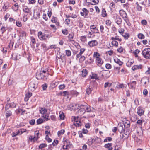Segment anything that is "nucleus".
Masks as SVG:
<instances>
[{"label":"nucleus","mask_w":150,"mask_h":150,"mask_svg":"<svg viewBox=\"0 0 150 150\" xmlns=\"http://www.w3.org/2000/svg\"><path fill=\"white\" fill-rule=\"evenodd\" d=\"M38 82L36 80H34L31 82L28 86L29 91H33L38 87Z\"/></svg>","instance_id":"f257e3e1"},{"label":"nucleus","mask_w":150,"mask_h":150,"mask_svg":"<svg viewBox=\"0 0 150 150\" xmlns=\"http://www.w3.org/2000/svg\"><path fill=\"white\" fill-rule=\"evenodd\" d=\"M142 54L146 59H150V48L145 49L142 51Z\"/></svg>","instance_id":"f03ea898"},{"label":"nucleus","mask_w":150,"mask_h":150,"mask_svg":"<svg viewBox=\"0 0 150 150\" xmlns=\"http://www.w3.org/2000/svg\"><path fill=\"white\" fill-rule=\"evenodd\" d=\"M124 123H120L118 124V130L121 132H124L125 129V127Z\"/></svg>","instance_id":"7ed1b4c3"},{"label":"nucleus","mask_w":150,"mask_h":150,"mask_svg":"<svg viewBox=\"0 0 150 150\" xmlns=\"http://www.w3.org/2000/svg\"><path fill=\"white\" fill-rule=\"evenodd\" d=\"M36 78L38 79H43L45 76L40 71V72H37L36 74Z\"/></svg>","instance_id":"20e7f679"},{"label":"nucleus","mask_w":150,"mask_h":150,"mask_svg":"<svg viewBox=\"0 0 150 150\" xmlns=\"http://www.w3.org/2000/svg\"><path fill=\"white\" fill-rule=\"evenodd\" d=\"M119 14L124 20L125 19H126L128 18L127 15L126 13L123 10H120Z\"/></svg>","instance_id":"39448f33"},{"label":"nucleus","mask_w":150,"mask_h":150,"mask_svg":"<svg viewBox=\"0 0 150 150\" xmlns=\"http://www.w3.org/2000/svg\"><path fill=\"white\" fill-rule=\"evenodd\" d=\"M40 71L44 75L45 77L47 76L49 74L48 70L47 68L45 69L44 68H42L41 69Z\"/></svg>","instance_id":"423d86ee"},{"label":"nucleus","mask_w":150,"mask_h":150,"mask_svg":"<svg viewBox=\"0 0 150 150\" xmlns=\"http://www.w3.org/2000/svg\"><path fill=\"white\" fill-rule=\"evenodd\" d=\"M88 44L90 47H93L97 45L98 42L96 40H93L89 42Z\"/></svg>","instance_id":"0eeeda50"},{"label":"nucleus","mask_w":150,"mask_h":150,"mask_svg":"<svg viewBox=\"0 0 150 150\" xmlns=\"http://www.w3.org/2000/svg\"><path fill=\"white\" fill-rule=\"evenodd\" d=\"M144 111L141 107H139L138 108V111L137 113L138 115L140 116H141L144 115Z\"/></svg>","instance_id":"6e6552de"},{"label":"nucleus","mask_w":150,"mask_h":150,"mask_svg":"<svg viewBox=\"0 0 150 150\" xmlns=\"http://www.w3.org/2000/svg\"><path fill=\"white\" fill-rule=\"evenodd\" d=\"M142 65H135L133 66L132 67V69L134 71L139 69L142 68Z\"/></svg>","instance_id":"1a4fd4ad"},{"label":"nucleus","mask_w":150,"mask_h":150,"mask_svg":"<svg viewBox=\"0 0 150 150\" xmlns=\"http://www.w3.org/2000/svg\"><path fill=\"white\" fill-rule=\"evenodd\" d=\"M96 62L98 65L100 66L103 64V61H102V59L100 58L99 57L97 58L96 59Z\"/></svg>","instance_id":"9d476101"},{"label":"nucleus","mask_w":150,"mask_h":150,"mask_svg":"<svg viewBox=\"0 0 150 150\" xmlns=\"http://www.w3.org/2000/svg\"><path fill=\"white\" fill-rule=\"evenodd\" d=\"M112 144L111 143H108L105 145L104 147L105 148H107L109 150H112Z\"/></svg>","instance_id":"9b49d317"},{"label":"nucleus","mask_w":150,"mask_h":150,"mask_svg":"<svg viewBox=\"0 0 150 150\" xmlns=\"http://www.w3.org/2000/svg\"><path fill=\"white\" fill-rule=\"evenodd\" d=\"M85 50V49L81 48L80 50V52L76 55L77 58H79L81 56L82 54L84 52Z\"/></svg>","instance_id":"f8f14e48"},{"label":"nucleus","mask_w":150,"mask_h":150,"mask_svg":"<svg viewBox=\"0 0 150 150\" xmlns=\"http://www.w3.org/2000/svg\"><path fill=\"white\" fill-rule=\"evenodd\" d=\"M114 61L116 63L118 64L119 66H121L123 64V62L117 58L114 59Z\"/></svg>","instance_id":"ddd939ff"},{"label":"nucleus","mask_w":150,"mask_h":150,"mask_svg":"<svg viewBox=\"0 0 150 150\" xmlns=\"http://www.w3.org/2000/svg\"><path fill=\"white\" fill-rule=\"evenodd\" d=\"M116 22L118 25H120L122 23V19L119 16H117L116 19Z\"/></svg>","instance_id":"4468645a"},{"label":"nucleus","mask_w":150,"mask_h":150,"mask_svg":"<svg viewBox=\"0 0 150 150\" xmlns=\"http://www.w3.org/2000/svg\"><path fill=\"white\" fill-rule=\"evenodd\" d=\"M93 90L92 87L89 86V87L87 88L86 93L87 94L89 95L90 94Z\"/></svg>","instance_id":"2eb2a0df"},{"label":"nucleus","mask_w":150,"mask_h":150,"mask_svg":"<svg viewBox=\"0 0 150 150\" xmlns=\"http://www.w3.org/2000/svg\"><path fill=\"white\" fill-rule=\"evenodd\" d=\"M23 11L25 13H29L30 12V9L26 6H23Z\"/></svg>","instance_id":"dca6fc26"},{"label":"nucleus","mask_w":150,"mask_h":150,"mask_svg":"<svg viewBox=\"0 0 150 150\" xmlns=\"http://www.w3.org/2000/svg\"><path fill=\"white\" fill-rule=\"evenodd\" d=\"M6 116L7 118L8 117L11 115V112L9 110H6Z\"/></svg>","instance_id":"f3484780"},{"label":"nucleus","mask_w":150,"mask_h":150,"mask_svg":"<svg viewBox=\"0 0 150 150\" xmlns=\"http://www.w3.org/2000/svg\"><path fill=\"white\" fill-rule=\"evenodd\" d=\"M47 109L44 108H41V109L40 110V112L42 114H44L47 112Z\"/></svg>","instance_id":"a211bd4d"},{"label":"nucleus","mask_w":150,"mask_h":150,"mask_svg":"<svg viewBox=\"0 0 150 150\" xmlns=\"http://www.w3.org/2000/svg\"><path fill=\"white\" fill-rule=\"evenodd\" d=\"M95 139H94L93 138H91L90 139H88V144L90 146L95 141Z\"/></svg>","instance_id":"6ab92c4d"},{"label":"nucleus","mask_w":150,"mask_h":150,"mask_svg":"<svg viewBox=\"0 0 150 150\" xmlns=\"http://www.w3.org/2000/svg\"><path fill=\"white\" fill-rule=\"evenodd\" d=\"M87 74V71L86 69L83 70L82 71V76L83 77H85Z\"/></svg>","instance_id":"aec40b11"},{"label":"nucleus","mask_w":150,"mask_h":150,"mask_svg":"<svg viewBox=\"0 0 150 150\" xmlns=\"http://www.w3.org/2000/svg\"><path fill=\"white\" fill-rule=\"evenodd\" d=\"M118 37V36H116L115 37H112L111 39L113 40H117L119 41H121L122 39L121 38H119Z\"/></svg>","instance_id":"412c9836"},{"label":"nucleus","mask_w":150,"mask_h":150,"mask_svg":"<svg viewBox=\"0 0 150 150\" xmlns=\"http://www.w3.org/2000/svg\"><path fill=\"white\" fill-rule=\"evenodd\" d=\"M125 127H126L127 128H128L130 126V122L129 121H127L125 123H124Z\"/></svg>","instance_id":"4be33fe9"},{"label":"nucleus","mask_w":150,"mask_h":150,"mask_svg":"<svg viewBox=\"0 0 150 150\" xmlns=\"http://www.w3.org/2000/svg\"><path fill=\"white\" fill-rule=\"evenodd\" d=\"M102 15L103 17H105L107 16V13L105 10L104 8H103L102 10Z\"/></svg>","instance_id":"5701e85b"},{"label":"nucleus","mask_w":150,"mask_h":150,"mask_svg":"<svg viewBox=\"0 0 150 150\" xmlns=\"http://www.w3.org/2000/svg\"><path fill=\"white\" fill-rule=\"evenodd\" d=\"M136 83V82L135 81H132L131 83L130 84V85L131 88H134V87L135 86Z\"/></svg>","instance_id":"b1692460"},{"label":"nucleus","mask_w":150,"mask_h":150,"mask_svg":"<svg viewBox=\"0 0 150 150\" xmlns=\"http://www.w3.org/2000/svg\"><path fill=\"white\" fill-rule=\"evenodd\" d=\"M112 44L113 46L117 47L118 46V42L116 40H113L112 42Z\"/></svg>","instance_id":"393cba45"},{"label":"nucleus","mask_w":150,"mask_h":150,"mask_svg":"<svg viewBox=\"0 0 150 150\" xmlns=\"http://www.w3.org/2000/svg\"><path fill=\"white\" fill-rule=\"evenodd\" d=\"M40 15V13L39 12H37L35 13H34V16L35 17V18L36 19H38L39 18Z\"/></svg>","instance_id":"a878e982"},{"label":"nucleus","mask_w":150,"mask_h":150,"mask_svg":"<svg viewBox=\"0 0 150 150\" xmlns=\"http://www.w3.org/2000/svg\"><path fill=\"white\" fill-rule=\"evenodd\" d=\"M74 37L73 34H69L68 36L69 39L70 41H73L74 40H73Z\"/></svg>","instance_id":"bb28decb"},{"label":"nucleus","mask_w":150,"mask_h":150,"mask_svg":"<svg viewBox=\"0 0 150 150\" xmlns=\"http://www.w3.org/2000/svg\"><path fill=\"white\" fill-rule=\"evenodd\" d=\"M82 11L84 12V17H85L88 15L89 11L85 8H83L82 9Z\"/></svg>","instance_id":"cd10ccee"},{"label":"nucleus","mask_w":150,"mask_h":150,"mask_svg":"<svg viewBox=\"0 0 150 150\" xmlns=\"http://www.w3.org/2000/svg\"><path fill=\"white\" fill-rule=\"evenodd\" d=\"M60 115H59V117L60 118V119L61 120H63L64 119L65 116L64 115V114L62 112H59Z\"/></svg>","instance_id":"c85d7f7f"},{"label":"nucleus","mask_w":150,"mask_h":150,"mask_svg":"<svg viewBox=\"0 0 150 150\" xmlns=\"http://www.w3.org/2000/svg\"><path fill=\"white\" fill-rule=\"evenodd\" d=\"M81 106H82L83 107H84L85 108L86 107V110H87V112H91V109L90 108V107L88 106H84L83 105H81Z\"/></svg>","instance_id":"c756f323"},{"label":"nucleus","mask_w":150,"mask_h":150,"mask_svg":"<svg viewBox=\"0 0 150 150\" xmlns=\"http://www.w3.org/2000/svg\"><path fill=\"white\" fill-rule=\"evenodd\" d=\"M81 123L80 121L78 122V121H76V122H75L74 123V125L76 127H77V126L79 127V126H81Z\"/></svg>","instance_id":"7c9ffc66"},{"label":"nucleus","mask_w":150,"mask_h":150,"mask_svg":"<svg viewBox=\"0 0 150 150\" xmlns=\"http://www.w3.org/2000/svg\"><path fill=\"white\" fill-rule=\"evenodd\" d=\"M122 35L126 39H128V38L129 37V34L128 33H122Z\"/></svg>","instance_id":"2f4dec72"},{"label":"nucleus","mask_w":150,"mask_h":150,"mask_svg":"<svg viewBox=\"0 0 150 150\" xmlns=\"http://www.w3.org/2000/svg\"><path fill=\"white\" fill-rule=\"evenodd\" d=\"M47 146V144H46L42 143L40 144L39 146V148L42 149Z\"/></svg>","instance_id":"473e14b6"},{"label":"nucleus","mask_w":150,"mask_h":150,"mask_svg":"<svg viewBox=\"0 0 150 150\" xmlns=\"http://www.w3.org/2000/svg\"><path fill=\"white\" fill-rule=\"evenodd\" d=\"M79 58V62H83L85 59V57L83 56H80Z\"/></svg>","instance_id":"72a5a7b5"},{"label":"nucleus","mask_w":150,"mask_h":150,"mask_svg":"<svg viewBox=\"0 0 150 150\" xmlns=\"http://www.w3.org/2000/svg\"><path fill=\"white\" fill-rule=\"evenodd\" d=\"M65 132V130L64 129L61 130L59 131L58 132V136H59L61 134H64Z\"/></svg>","instance_id":"f704fd0d"},{"label":"nucleus","mask_w":150,"mask_h":150,"mask_svg":"<svg viewBox=\"0 0 150 150\" xmlns=\"http://www.w3.org/2000/svg\"><path fill=\"white\" fill-rule=\"evenodd\" d=\"M20 132V131L19 130H18L17 132H13L12 135V137H14L17 136L18 134H19V133Z\"/></svg>","instance_id":"c9c22d12"},{"label":"nucleus","mask_w":150,"mask_h":150,"mask_svg":"<svg viewBox=\"0 0 150 150\" xmlns=\"http://www.w3.org/2000/svg\"><path fill=\"white\" fill-rule=\"evenodd\" d=\"M45 139L47 140L48 142H50L52 141V139L50 138L47 134L46 135L45 138Z\"/></svg>","instance_id":"e433bc0d"},{"label":"nucleus","mask_w":150,"mask_h":150,"mask_svg":"<svg viewBox=\"0 0 150 150\" xmlns=\"http://www.w3.org/2000/svg\"><path fill=\"white\" fill-rule=\"evenodd\" d=\"M43 122L42 119L39 118L38 119L37 121V123L38 124H40Z\"/></svg>","instance_id":"4c0bfd02"},{"label":"nucleus","mask_w":150,"mask_h":150,"mask_svg":"<svg viewBox=\"0 0 150 150\" xmlns=\"http://www.w3.org/2000/svg\"><path fill=\"white\" fill-rule=\"evenodd\" d=\"M81 40L83 42L86 41V37L85 36H82L81 38Z\"/></svg>","instance_id":"58836bf2"},{"label":"nucleus","mask_w":150,"mask_h":150,"mask_svg":"<svg viewBox=\"0 0 150 150\" xmlns=\"http://www.w3.org/2000/svg\"><path fill=\"white\" fill-rule=\"evenodd\" d=\"M138 37L139 38L143 39L144 38L145 36L144 35L140 33L138 35Z\"/></svg>","instance_id":"ea45409f"},{"label":"nucleus","mask_w":150,"mask_h":150,"mask_svg":"<svg viewBox=\"0 0 150 150\" xmlns=\"http://www.w3.org/2000/svg\"><path fill=\"white\" fill-rule=\"evenodd\" d=\"M66 54L68 56H69L71 55V53L70 51L69 50H67L65 51Z\"/></svg>","instance_id":"a19ab883"},{"label":"nucleus","mask_w":150,"mask_h":150,"mask_svg":"<svg viewBox=\"0 0 150 150\" xmlns=\"http://www.w3.org/2000/svg\"><path fill=\"white\" fill-rule=\"evenodd\" d=\"M65 87V85L64 84L60 85L59 86V88L60 90L63 89Z\"/></svg>","instance_id":"79ce46f5"},{"label":"nucleus","mask_w":150,"mask_h":150,"mask_svg":"<svg viewBox=\"0 0 150 150\" xmlns=\"http://www.w3.org/2000/svg\"><path fill=\"white\" fill-rule=\"evenodd\" d=\"M92 1L94 3V4H93V3H91V4L92 5L97 4H98L99 3V0H92Z\"/></svg>","instance_id":"37998d69"},{"label":"nucleus","mask_w":150,"mask_h":150,"mask_svg":"<svg viewBox=\"0 0 150 150\" xmlns=\"http://www.w3.org/2000/svg\"><path fill=\"white\" fill-rule=\"evenodd\" d=\"M115 7V4L113 2L111 3L110 4V7L111 8H114Z\"/></svg>","instance_id":"c03bdc74"},{"label":"nucleus","mask_w":150,"mask_h":150,"mask_svg":"<svg viewBox=\"0 0 150 150\" xmlns=\"http://www.w3.org/2000/svg\"><path fill=\"white\" fill-rule=\"evenodd\" d=\"M42 87L43 90H45L47 87V85L46 83H45L42 85Z\"/></svg>","instance_id":"a18cd8bd"},{"label":"nucleus","mask_w":150,"mask_h":150,"mask_svg":"<svg viewBox=\"0 0 150 150\" xmlns=\"http://www.w3.org/2000/svg\"><path fill=\"white\" fill-rule=\"evenodd\" d=\"M100 54H98L97 52H94L93 56L95 57H96L97 59V58H99L100 56Z\"/></svg>","instance_id":"49530a36"},{"label":"nucleus","mask_w":150,"mask_h":150,"mask_svg":"<svg viewBox=\"0 0 150 150\" xmlns=\"http://www.w3.org/2000/svg\"><path fill=\"white\" fill-rule=\"evenodd\" d=\"M10 104V106L11 107V108H14L16 106V104L15 103H9Z\"/></svg>","instance_id":"de8ad7c7"},{"label":"nucleus","mask_w":150,"mask_h":150,"mask_svg":"<svg viewBox=\"0 0 150 150\" xmlns=\"http://www.w3.org/2000/svg\"><path fill=\"white\" fill-rule=\"evenodd\" d=\"M111 23V22L110 20H107L106 21V24L108 26H110Z\"/></svg>","instance_id":"09e8293b"},{"label":"nucleus","mask_w":150,"mask_h":150,"mask_svg":"<svg viewBox=\"0 0 150 150\" xmlns=\"http://www.w3.org/2000/svg\"><path fill=\"white\" fill-rule=\"evenodd\" d=\"M62 32L64 34L67 35L68 34V31L67 29L62 30Z\"/></svg>","instance_id":"8fccbe9b"},{"label":"nucleus","mask_w":150,"mask_h":150,"mask_svg":"<svg viewBox=\"0 0 150 150\" xmlns=\"http://www.w3.org/2000/svg\"><path fill=\"white\" fill-rule=\"evenodd\" d=\"M35 120L34 119H32L30 120L29 121L30 124L32 125H33L35 123Z\"/></svg>","instance_id":"3c124183"},{"label":"nucleus","mask_w":150,"mask_h":150,"mask_svg":"<svg viewBox=\"0 0 150 150\" xmlns=\"http://www.w3.org/2000/svg\"><path fill=\"white\" fill-rule=\"evenodd\" d=\"M124 20L126 22V23L127 24V25L128 26L130 25V23H129V21L128 18H127L126 19H125V20Z\"/></svg>","instance_id":"603ef678"},{"label":"nucleus","mask_w":150,"mask_h":150,"mask_svg":"<svg viewBox=\"0 0 150 150\" xmlns=\"http://www.w3.org/2000/svg\"><path fill=\"white\" fill-rule=\"evenodd\" d=\"M141 23L143 25H146L147 23V22L145 20H143L141 21Z\"/></svg>","instance_id":"864d4df0"},{"label":"nucleus","mask_w":150,"mask_h":150,"mask_svg":"<svg viewBox=\"0 0 150 150\" xmlns=\"http://www.w3.org/2000/svg\"><path fill=\"white\" fill-rule=\"evenodd\" d=\"M114 67L115 70L117 71V74L119 73V70L120 69V67H117L115 66H114Z\"/></svg>","instance_id":"5fc2aeb1"},{"label":"nucleus","mask_w":150,"mask_h":150,"mask_svg":"<svg viewBox=\"0 0 150 150\" xmlns=\"http://www.w3.org/2000/svg\"><path fill=\"white\" fill-rule=\"evenodd\" d=\"M9 108H11L10 106L9 103H7V104L6 105L5 108L6 110H9L8 109Z\"/></svg>","instance_id":"6e6d98bb"},{"label":"nucleus","mask_w":150,"mask_h":150,"mask_svg":"<svg viewBox=\"0 0 150 150\" xmlns=\"http://www.w3.org/2000/svg\"><path fill=\"white\" fill-rule=\"evenodd\" d=\"M39 38L41 40L46 39L45 34H42V35Z\"/></svg>","instance_id":"4d7b16f0"},{"label":"nucleus","mask_w":150,"mask_h":150,"mask_svg":"<svg viewBox=\"0 0 150 150\" xmlns=\"http://www.w3.org/2000/svg\"><path fill=\"white\" fill-rule=\"evenodd\" d=\"M20 33V36H21L22 37L25 36L26 35V33L25 32L23 31L21 32Z\"/></svg>","instance_id":"13d9d810"},{"label":"nucleus","mask_w":150,"mask_h":150,"mask_svg":"<svg viewBox=\"0 0 150 150\" xmlns=\"http://www.w3.org/2000/svg\"><path fill=\"white\" fill-rule=\"evenodd\" d=\"M64 93L63 96H68L69 95V93L67 91H64Z\"/></svg>","instance_id":"bf43d9fd"},{"label":"nucleus","mask_w":150,"mask_h":150,"mask_svg":"<svg viewBox=\"0 0 150 150\" xmlns=\"http://www.w3.org/2000/svg\"><path fill=\"white\" fill-rule=\"evenodd\" d=\"M32 95V93H31L28 92L26 94L25 96L29 98Z\"/></svg>","instance_id":"052dcab7"},{"label":"nucleus","mask_w":150,"mask_h":150,"mask_svg":"<svg viewBox=\"0 0 150 150\" xmlns=\"http://www.w3.org/2000/svg\"><path fill=\"white\" fill-rule=\"evenodd\" d=\"M92 29L94 30L93 31L94 33H98V30L96 28V27H94V28H92Z\"/></svg>","instance_id":"680f3d73"},{"label":"nucleus","mask_w":150,"mask_h":150,"mask_svg":"<svg viewBox=\"0 0 150 150\" xmlns=\"http://www.w3.org/2000/svg\"><path fill=\"white\" fill-rule=\"evenodd\" d=\"M106 67L107 69H109L111 68V65L109 64H106Z\"/></svg>","instance_id":"e2e57ef3"},{"label":"nucleus","mask_w":150,"mask_h":150,"mask_svg":"<svg viewBox=\"0 0 150 150\" xmlns=\"http://www.w3.org/2000/svg\"><path fill=\"white\" fill-rule=\"evenodd\" d=\"M65 23L67 25H69L70 23V20L69 19H66L65 20Z\"/></svg>","instance_id":"0e129e2a"},{"label":"nucleus","mask_w":150,"mask_h":150,"mask_svg":"<svg viewBox=\"0 0 150 150\" xmlns=\"http://www.w3.org/2000/svg\"><path fill=\"white\" fill-rule=\"evenodd\" d=\"M146 74L149 75L150 74V67H149L148 70L145 72Z\"/></svg>","instance_id":"69168bd1"},{"label":"nucleus","mask_w":150,"mask_h":150,"mask_svg":"<svg viewBox=\"0 0 150 150\" xmlns=\"http://www.w3.org/2000/svg\"><path fill=\"white\" fill-rule=\"evenodd\" d=\"M72 94L76 95V96L78 94V93L76 91H73L71 92Z\"/></svg>","instance_id":"338daca9"},{"label":"nucleus","mask_w":150,"mask_h":150,"mask_svg":"<svg viewBox=\"0 0 150 150\" xmlns=\"http://www.w3.org/2000/svg\"><path fill=\"white\" fill-rule=\"evenodd\" d=\"M16 24L17 26L18 27H21L22 25V24H21V23L20 22H18L16 21Z\"/></svg>","instance_id":"774afa93"}]
</instances>
